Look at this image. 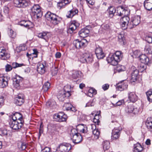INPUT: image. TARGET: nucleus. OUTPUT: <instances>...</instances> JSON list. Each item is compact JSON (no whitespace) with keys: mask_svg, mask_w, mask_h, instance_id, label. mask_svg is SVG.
<instances>
[{"mask_svg":"<svg viewBox=\"0 0 152 152\" xmlns=\"http://www.w3.org/2000/svg\"><path fill=\"white\" fill-rule=\"evenodd\" d=\"M128 85L127 83L123 82H121V83H118L116 87V88L118 90L120 91H122L124 90L127 88Z\"/></svg>","mask_w":152,"mask_h":152,"instance_id":"nucleus-30","label":"nucleus"},{"mask_svg":"<svg viewBox=\"0 0 152 152\" xmlns=\"http://www.w3.org/2000/svg\"><path fill=\"white\" fill-rule=\"evenodd\" d=\"M81 72L78 71L73 70L72 72V77L73 79H77L81 75Z\"/></svg>","mask_w":152,"mask_h":152,"instance_id":"nucleus-33","label":"nucleus"},{"mask_svg":"<svg viewBox=\"0 0 152 152\" xmlns=\"http://www.w3.org/2000/svg\"><path fill=\"white\" fill-rule=\"evenodd\" d=\"M8 34L9 36L12 38H14L16 37V34L15 32H14V31L11 29L10 30V32Z\"/></svg>","mask_w":152,"mask_h":152,"instance_id":"nucleus-51","label":"nucleus"},{"mask_svg":"<svg viewBox=\"0 0 152 152\" xmlns=\"http://www.w3.org/2000/svg\"><path fill=\"white\" fill-rule=\"evenodd\" d=\"M78 12V10L77 9H73L68 12V15H66V17L68 18H72Z\"/></svg>","mask_w":152,"mask_h":152,"instance_id":"nucleus-34","label":"nucleus"},{"mask_svg":"<svg viewBox=\"0 0 152 152\" xmlns=\"http://www.w3.org/2000/svg\"><path fill=\"white\" fill-rule=\"evenodd\" d=\"M50 83L48 82L45 83L43 86L42 89L44 91H47L50 87Z\"/></svg>","mask_w":152,"mask_h":152,"instance_id":"nucleus-45","label":"nucleus"},{"mask_svg":"<svg viewBox=\"0 0 152 152\" xmlns=\"http://www.w3.org/2000/svg\"><path fill=\"white\" fill-rule=\"evenodd\" d=\"M133 152H142L143 148L139 143L134 145Z\"/></svg>","mask_w":152,"mask_h":152,"instance_id":"nucleus-32","label":"nucleus"},{"mask_svg":"<svg viewBox=\"0 0 152 152\" xmlns=\"http://www.w3.org/2000/svg\"><path fill=\"white\" fill-rule=\"evenodd\" d=\"M145 124L147 128L152 133V119H147Z\"/></svg>","mask_w":152,"mask_h":152,"instance_id":"nucleus-35","label":"nucleus"},{"mask_svg":"<svg viewBox=\"0 0 152 152\" xmlns=\"http://www.w3.org/2000/svg\"><path fill=\"white\" fill-rule=\"evenodd\" d=\"M26 49V45L25 44H21L18 47L16 48L17 51L19 53L21 51L25 50Z\"/></svg>","mask_w":152,"mask_h":152,"instance_id":"nucleus-42","label":"nucleus"},{"mask_svg":"<svg viewBox=\"0 0 152 152\" xmlns=\"http://www.w3.org/2000/svg\"><path fill=\"white\" fill-rule=\"evenodd\" d=\"M7 132L6 129H1L0 130V135L2 136L7 135Z\"/></svg>","mask_w":152,"mask_h":152,"instance_id":"nucleus-57","label":"nucleus"},{"mask_svg":"<svg viewBox=\"0 0 152 152\" xmlns=\"http://www.w3.org/2000/svg\"><path fill=\"white\" fill-rule=\"evenodd\" d=\"M125 110L126 112L128 113H133L136 114H137L139 112V109L137 107H135L132 105H129L126 108Z\"/></svg>","mask_w":152,"mask_h":152,"instance_id":"nucleus-16","label":"nucleus"},{"mask_svg":"<svg viewBox=\"0 0 152 152\" xmlns=\"http://www.w3.org/2000/svg\"><path fill=\"white\" fill-rule=\"evenodd\" d=\"M14 6L18 8H24L28 5L29 2L27 0H14Z\"/></svg>","mask_w":152,"mask_h":152,"instance_id":"nucleus-6","label":"nucleus"},{"mask_svg":"<svg viewBox=\"0 0 152 152\" xmlns=\"http://www.w3.org/2000/svg\"><path fill=\"white\" fill-rule=\"evenodd\" d=\"M21 122L15 121V119H13V121L10 122V126L13 129L18 130L20 128L23 126V123Z\"/></svg>","mask_w":152,"mask_h":152,"instance_id":"nucleus-11","label":"nucleus"},{"mask_svg":"<svg viewBox=\"0 0 152 152\" xmlns=\"http://www.w3.org/2000/svg\"><path fill=\"white\" fill-rule=\"evenodd\" d=\"M144 6L148 10H152V0H145L144 1Z\"/></svg>","mask_w":152,"mask_h":152,"instance_id":"nucleus-29","label":"nucleus"},{"mask_svg":"<svg viewBox=\"0 0 152 152\" xmlns=\"http://www.w3.org/2000/svg\"><path fill=\"white\" fill-rule=\"evenodd\" d=\"M70 86L69 85H67L65 86L63 88V90L62 91L66 92V93H70Z\"/></svg>","mask_w":152,"mask_h":152,"instance_id":"nucleus-50","label":"nucleus"},{"mask_svg":"<svg viewBox=\"0 0 152 152\" xmlns=\"http://www.w3.org/2000/svg\"><path fill=\"white\" fill-rule=\"evenodd\" d=\"M96 91L94 88H92L89 90L88 95L90 97H92L94 95H96Z\"/></svg>","mask_w":152,"mask_h":152,"instance_id":"nucleus-43","label":"nucleus"},{"mask_svg":"<svg viewBox=\"0 0 152 152\" xmlns=\"http://www.w3.org/2000/svg\"><path fill=\"white\" fill-rule=\"evenodd\" d=\"M41 152H52L50 148L46 147L41 150Z\"/></svg>","mask_w":152,"mask_h":152,"instance_id":"nucleus-58","label":"nucleus"},{"mask_svg":"<svg viewBox=\"0 0 152 152\" xmlns=\"http://www.w3.org/2000/svg\"><path fill=\"white\" fill-rule=\"evenodd\" d=\"M146 69L145 66L141 65L139 68V71L141 72L144 71Z\"/></svg>","mask_w":152,"mask_h":152,"instance_id":"nucleus-60","label":"nucleus"},{"mask_svg":"<svg viewBox=\"0 0 152 152\" xmlns=\"http://www.w3.org/2000/svg\"><path fill=\"white\" fill-rule=\"evenodd\" d=\"M124 101L123 100H121L118 101L115 104H113L114 106H119L124 103Z\"/></svg>","mask_w":152,"mask_h":152,"instance_id":"nucleus-61","label":"nucleus"},{"mask_svg":"<svg viewBox=\"0 0 152 152\" xmlns=\"http://www.w3.org/2000/svg\"><path fill=\"white\" fill-rule=\"evenodd\" d=\"M139 60L142 63L145 65H149L151 64V61L148 57L144 54H142L140 56Z\"/></svg>","mask_w":152,"mask_h":152,"instance_id":"nucleus-21","label":"nucleus"},{"mask_svg":"<svg viewBox=\"0 0 152 152\" xmlns=\"http://www.w3.org/2000/svg\"><path fill=\"white\" fill-rule=\"evenodd\" d=\"M23 78L19 75H16L13 79V85L16 88H18L20 85V83L22 82Z\"/></svg>","mask_w":152,"mask_h":152,"instance_id":"nucleus-18","label":"nucleus"},{"mask_svg":"<svg viewBox=\"0 0 152 152\" xmlns=\"http://www.w3.org/2000/svg\"><path fill=\"white\" fill-rule=\"evenodd\" d=\"M10 78L7 77H0V87L4 88L7 86L8 84V81Z\"/></svg>","mask_w":152,"mask_h":152,"instance_id":"nucleus-14","label":"nucleus"},{"mask_svg":"<svg viewBox=\"0 0 152 152\" xmlns=\"http://www.w3.org/2000/svg\"><path fill=\"white\" fill-rule=\"evenodd\" d=\"M24 96L23 95L18 94L15 99V103L18 105H21L24 102Z\"/></svg>","mask_w":152,"mask_h":152,"instance_id":"nucleus-20","label":"nucleus"},{"mask_svg":"<svg viewBox=\"0 0 152 152\" xmlns=\"http://www.w3.org/2000/svg\"><path fill=\"white\" fill-rule=\"evenodd\" d=\"M10 57V54L8 53L5 49H2L0 51V58L3 60H6Z\"/></svg>","mask_w":152,"mask_h":152,"instance_id":"nucleus-27","label":"nucleus"},{"mask_svg":"<svg viewBox=\"0 0 152 152\" xmlns=\"http://www.w3.org/2000/svg\"><path fill=\"white\" fill-rule=\"evenodd\" d=\"M128 98L129 101L132 102H135L138 99L137 96L134 92H130L128 94Z\"/></svg>","mask_w":152,"mask_h":152,"instance_id":"nucleus-22","label":"nucleus"},{"mask_svg":"<svg viewBox=\"0 0 152 152\" xmlns=\"http://www.w3.org/2000/svg\"><path fill=\"white\" fill-rule=\"evenodd\" d=\"M91 128L92 129V133L95 139H98L100 134V132L98 129L96 128V126L95 124L91 125Z\"/></svg>","mask_w":152,"mask_h":152,"instance_id":"nucleus-23","label":"nucleus"},{"mask_svg":"<svg viewBox=\"0 0 152 152\" xmlns=\"http://www.w3.org/2000/svg\"><path fill=\"white\" fill-rule=\"evenodd\" d=\"M70 135L71 139L75 144H77L80 142L82 140V137L80 133H78L77 130L75 129H71Z\"/></svg>","mask_w":152,"mask_h":152,"instance_id":"nucleus-2","label":"nucleus"},{"mask_svg":"<svg viewBox=\"0 0 152 152\" xmlns=\"http://www.w3.org/2000/svg\"><path fill=\"white\" fill-rule=\"evenodd\" d=\"M140 22V17L139 16H136L132 17L128 28H132L138 25Z\"/></svg>","mask_w":152,"mask_h":152,"instance_id":"nucleus-8","label":"nucleus"},{"mask_svg":"<svg viewBox=\"0 0 152 152\" xmlns=\"http://www.w3.org/2000/svg\"><path fill=\"white\" fill-rule=\"evenodd\" d=\"M31 15L34 18L37 19L42 17V12L40 7L38 4L34 5L31 9Z\"/></svg>","mask_w":152,"mask_h":152,"instance_id":"nucleus-4","label":"nucleus"},{"mask_svg":"<svg viewBox=\"0 0 152 152\" xmlns=\"http://www.w3.org/2000/svg\"><path fill=\"white\" fill-rule=\"evenodd\" d=\"M67 116L63 112H60L58 113L55 114L54 115L53 118L57 121L62 122L66 121Z\"/></svg>","mask_w":152,"mask_h":152,"instance_id":"nucleus-7","label":"nucleus"},{"mask_svg":"<svg viewBox=\"0 0 152 152\" xmlns=\"http://www.w3.org/2000/svg\"><path fill=\"white\" fill-rule=\"evenodd\" d=\"M88 42L86 39H83L81 40L76 39L73 42V44L77 48H82L86 45Z\"/></svg>","mask_w":152,"mask_h":152,"instance_id":"nucleus-9","label":"nucleus"},{"mask_svg":"<svg viewBox=\"0 0 152 152\" xmlns=\"http://www.w3.org/2000/svg\"><path fill=\"white\" fill-rule=\"evenodd\" d=\"M101 28L104 30H108L110 29V24L108 23H104L101 26Z\"/></svg>","mask_w":152,"mask_h":152,"instance_id":"nucleus-47","label":"nucleus"},{"mask_svg":"<svg viewBox=\"0 0 152 152\" xmlns=\"http://www.w3.org/2000/svg\"><path fill=\"white\" fill-rule=\"evenodd\" d=\"M117 12L119 16H122L125 15V10L122 7H119L117 8Z\"/></svg>","mask_w":152,"mask_h":152,"instance_id":"nucleus-36","label":"nucleus"},{"mask_svg":"<svg viewBox=\"0 0 152 152\" xmlns=\"http://www.w3.org/2000/svg\"><path fill=\"white\" fill-rule=\"evenodd\" d=\"M138 73L139 71L137 69H135L133 71L131 74V79L130 80L131 83L134 82L137 80Z\"/></svg>","mask_w":152,"mask_h":152,"instance_id":"nucleus-25","label":"nucleus"},{"mask_svg":"<svg viewBox=\"0 0 152 152\" xmlns=\"http://www.w3.org/2000/svg\"><path fill=\"white\" fill-rule=\"evenodd\" d=\"M79 26V24L76 21L70 22L68 32L70 34L73 33Z\"/></svg>","mask_w":152,"mask_h":152,"instance_id":"nucleus-13","label":"nucleus"},{"mask_svg":"<svg viewBox=\"0 0 152 152\" xmlns=\"http://www.w3.org/2000/svg\"><path fill=\"white\" fill-rule=\"evenodd\" d=\"M14 116L15 117L16 120H18V121L20 122H21L23 123L24 121L23 120V116L20 113H17L14 114Z\"/></svg>","mask_w":152,"mask_h":152,"instance_id":"nucleus-38","label":"nucleus"},{"mask_svg":"<svg viewBox=\"0 0 152 152\" xmlns=\"http://www.w3.org/2000/svg\"><path fill=\"white\" fill-rule=\"evenodd\" d=\"M83 58L84 60L87 62H92L93 60L92 54L89 53H86L83 54Z\"/></svg>","mask_w":152,"mask_h":152,"instance_id":"nucleus-24","label":"nucleus"},{"mask_svg":"<svg viewBox=\"0 0 152 152\" xmlns=\"http://www.w3.org/2000/svg\"><path fill=\"white\" fill-rule=\"evenodd\" d=\"M103 145L104 150H107L110 147V142L107 141H104L103 143Z\"/></svg>","mask_w":152,"mask_h":152,"instance_id":"nucleus-46","label":"nucleus"},{"mask_svg":"<svg viewBox=\"0 0 152 152\" xmlns=\"http://www.w3.org/2000/svg\"><path fill=\"white\" fill-rule=\"evenodd\" d=\"M12 67L15 68L17 67H21L24 65L23 64H18L16 62L13 63L12 64Z\"/></svg>","mask_w":152,"mask_h":152,"instance_id":"nucleus-55","label":"nucleus"},{"mask_svg":"<svg viewBox=\"0 0 152 152\" xmlns=\"http://www.w3.org/2000/svg\"><path fill=\"white\" fill-rule=\"evenodd\" d=\"M148 99L149 102H152V91H148L146 92Z\"/></svg>","mask_w":152,"mask_h":152,"instance_id":"nucleus-48","label":"nucleus"},{"mask_svg":"<svg viewBox=\"0 0 152 152\" xmlns=\"http://www.w3.org/2000/svg\"><path fill=\"white\" fill-rule=\"evenodd\" d=\"M58 68L56 67H53L51 70V73L53 76L55 75L58 73Z\"/></svg>","mask_w":152,"mask_h":152,"instance_id":"nucleus-52","label":"nucleus"},{"mask_svg":"<svg viewBox=\"0 0 152 152\" xmlns=\"http://www.w3.org/2000/svg\"><path fill=\"white\" fill-rule=\"evenodd\" d=\"M71 1V0H62L57 4V6L60 9L64 7L66 5L69 4Z\"/></svg>","mask_w":152,"mask_h":152,"instance_id":"nucleus-31","label":"nucleus"},{"mask_svg":"<svg viewBox=\"0 0 152 152\" xmlns=\"http://www.w3.org/2000/svg\"><path fill=\"white\" fill-rule=\"evenodd\" d=\"M78 131L83 133H86L87 131V127L86 126L83 124H80L77 125L76 127V129Z\"/></svg>","mask_w":152,"mask_h":152,"instance_id":"nucleus-28","label":"nucleus"},{"mask_svg":"<svg viewBox=\"0 0 152 152\" xmlns=\"http://www.w3.org/2000/svg\"><path fill=\"white\" fill-rule=\"evenodd\" d=\"M56 104V102L53 100H49L46 102V105L48 107H52Z\"/></svg>","mask_w":152,"mask_h":152,"instance_id":"nucleus-49","label":"nucleus"},{"mask_svg":"<svg viewBox=\"0 0 152 152\" xmlns=\"http://www.w3.org/2000/svg\"><path fill=\"white\" fill-rule=\"evenodd\" d=\"M133 54L132 55V56L133 58H140V56H141V52L140 51L138 50H136L133 51Z\"/></svg>","mask_w":152,"mask_h":152,"instance_id":"nucleus-44","label":"nucleus"},{"mask_svg":"<svg viewBox=\"0 0 152 152\" xmlns=\"http://www.w3.org/2000/svg\"><path fill=\"white\" fill-rule=\"evenodd\" d=\"M121 129L120 127L115 128L113 130L112 133L111 138L113 140H115L120 137Z\"/></svg>","mask_w":152,"mask_h":152,"instance_id":"nucleus-10","label":"nucleus"},{"mask_svg":"<svg viewBox=\"0 0 152 152\" xmlns=\"http://www.w3.org/2000/svg\"><path fill=\"white\" fill-rule=\"evenodd\" d=\"M71 148V145L64 143L60 144L57 148L56 152H69Z\"/></svg>","mask_w":152,"mask_h":152,"instance_id":"nucleus-5","label":"nucleus"},{"mask_svg":"<svg viewBox=\"0 0 152 152\" xmlns=\"http://www.w3.org/2000/svg\"><path fill=\"white\" fill-rule=\"evenodd\" d=\"M94 105V103L90 101L88 102L86 105V107L93 106Z\"/></svg>","mask_w":152,"mask_h":152,"instance_id":"nucleus-64","label":"nucleus"},{"mask_svg":"<svg viewBox=\"0 0 152 152\" xmlns=\"http://www.w3.org/2000/svg\"><path fill=\"white\" fill-rule=\"evenodd\" d=\"M95 53L98 59L103 58L105 56L103 52L102 48L99 46L96 48Z\"/></svg>","mask_w":152,"mask_h":152,"instance_id":"nucleus-17","label":"nucleus"},{"mask_svg":"<svg viewBox=\"0 0 152 152\" xmlns=\"http://www.w3.org/2000/svg\"><path fill=\"white\" fill-rule=\"evenodd\" d=\"M48 33V32H43L38 34L37 36L38 37L44 39L46 41L48 39L47 36Z\"/></svg>","mask_w":152,"mask_h":152,"instance_id":"nucleus-39","label":"nucleus"},{"mask_svg":"<svg viewBox=\"0 0 152 152\" xmlns=\"http://www.w3.org/2000/svg\"><path fill=\"white\" fill-rule=\"evenodd\" d=\"M12 69V67L11 65L7 64L5 66L6 71L7 72H9L11 71Z\"/></svg>","mask_w":152,"mask_h":152,"instance_id":"nucleus-59","label":"nucleus"},{"mask_svg":"<svg viewBox=\"0 0 152 152\" xmlns=\"http://www.w3.org/2000/svg\"><path fill=\"white\" fill-rule=\"evenodd\" d=\"M116 11L115 9L113 7H110L107 11V12L109 14V16L110 18L112 17Z\"/></svg>","mask_w":152,"mask_h":152,"instance_id":"nucleus-37","label":"nucleus"},{"mask_svg":"<svg viewBox=\"0 0 152 152\" xmlns=\"http://www.w3.org/2000/svg\"><path fill=\"white\" fill-rule=\"evenodd\" d=\"M129 18L127 16L124 17L121 19L120 23L121 24L122 29L125 30L128 28V26L130 24L129 23Z\"/></svg>","mask_w":152,"mask_h":152,"instance_id":"nucleus-12","label":"nucleus"},{"mask_svg":"<svg viewBox=\"0 0 152 152\" xmlns=\"http://www.w3.org/2000/svg\"><path fill=\"white\" fill-rule=\"evenodd\" d=\"M145 40L148 43H152V34L147 36L145 37Z\"/></svg>","mask_w":152,"mask_h":152,"instance_id":"nucleus-53","label":"nucleus"},{"mask_svg":"<svg viewBox=\"0 0 152 152\" xmlns=\"http://www.w3.org/2000/svg\"><path fill=\"white\" fill-rule=\"evenodd\" d=\"M109 85L108 84H106L102 86V88L104 91H105L109 88Z\"/></svg>","mask_w":152,"mask_h":152,"instance_id":"nucleus-63","label":"nucleus"},{"mask_svg":"<svg viewBox=\"0 0 152 152\" xmlns=\"http://www.w3.org/2000/svg\"><path fill=\"white\" fill-rule=\"evenodd\" d=\"M70 95V94L69 93H66V92L61 91L59 92L57 97L59 100L63 101L64 100L65 98H67Z\"/></svg>","mask_w":152,"mask_h":152,"instance_id":"nucleus-19","label":"nucleus"},{"mask_svg":"<svg viewBox=\"0 0 152 152\" xmlns=\"http://www.w3.org/2000/svg\"><path fill=\"white\" fill-rule=\"evenodd\" d=\"M26 144L25 143H22L21 145L20 149L22 150H24L26 149Z\"/></svg>","mask_w":152,"mask_h":152,"instance_id":"nucleus-62","label":"nucleus"},{"mask_svg":"<svg viewBox=\"0 0 152 152\" xmlns=\"http://www.w3.org/2000/svg\"><path fill=\"white\" fill-rule=\"evenodd\" d=\"M45 17L53 25H57L60 23L59 17L55 14L51 13L50 12H48L45 15Z\"/></svg>","mask_w":152,"mask_h":152,"instance_id":"nucleus-3","label":"nucleus"},{"mask_svg":"<svg viewBox=\"0 0 152 152\" xmlns=\"http://www.w3.org/2000/svg\"><path fill=\"white\" fill-rule=\"evenodd\" d=\"M151 47L150 46H146L145 48V51L147 54H150L151 53Z\"/></svg>","mask_w":152,"mask_h":152,"instance_id":"nucleus-56","label":"nucleus"},{"mask_svg":"<svg viewBox=\"0 0 152 152\" xmlns=\"http://www.w3.org/2000/svg\"><path fill=\"white\" fill-rule=\"evenodd\" d=\"M123 54L121 51H117L112 56H110L107 58V61L108 63H110L113 66L117 64L118 62L120 61L122 58Z\"/></svg>","mask_w":152,"mask_h":152,"instance_id":"nucleus-1","label":"nucleus"},{"mask_svg":"<svg viewBox=\"0 0 152 152\" xmlns=\"http://www.w3.org/2000/svg\"><path fill=\"white\" fill-rule=\"evenodd\" d=\"M72 107V105L71 104L67 103H64L63 108L64 110H70Z\"/></svg>","mask_w":152,"mask_h":152,"instance_id":"nucleus-40","label":"nucleus"},{"mask_svg":"<svg viewBox=\"0 0 152 152\" xmlns=\"http://www.w3.org/2000/svg\"><path fill=\"white\" fill-rule=\"evenodd\" d=\"M118 40L120 42H123L124 43L125 38L123 34H120L118 36Z\"/></svg>","mask_w":152,"mask_h":152,"instance_id":"nucleus-54","label":"nucleus"},{"mask_svg":"<svg viewBox=\"0 0 152 152\" xmlns=\"http://www.w3.org/2000/svg\"><path fill=\"white\" fill-rule=\"evenodd\" d=\"M89 31L86 28L81 29L79 32V34L81 37L84 38L87 37L89 33Z\"/></svg>","mask_w":152,"mask_h":152,"instance_id":"nucleus-26","label":"nucleus"},{"mask_svg":"<svg viewBox=\"0 0 152 152\" xmlns=\"http://www.w3.org/2000/svg\"><path fill=\"white\" fill-rule=\"evenodd\" d=\"M30 22L29 21L22 20L20 21L19 24L21 26H23L26 27H28L29 26Z\"/></svg>","mask_w":152,"mask_h":152,"instance_id":"nucleus-41","label":"nucleus"},{"mask_svg":"<svg viewBox=\"0 0 152 152\" xmlns=\"http://www.w3.org/2000/svg\"><path fill=\"white\" fill-rule=\"evenodd\" d=\"M37 71L40 74H44L46 72V66L45 63H39L37 66Z\"/></svg>","mask_w":152,"mask_h":152,"instance_id":"nucleus-15","label":"nucleus"}]
</instances>
